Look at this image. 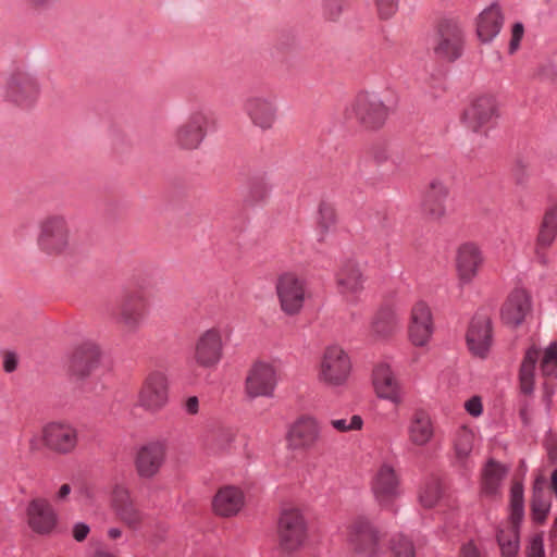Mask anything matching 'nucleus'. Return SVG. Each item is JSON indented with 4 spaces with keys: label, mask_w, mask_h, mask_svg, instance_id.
Instances as JSON below:
<instances>
[{
    "label": "nucleus",
    "mask_w": 557,
    "mask_h": 557,
    "mask_svg": "<svg viewBox=\"0 0 557 557\" xmlns=\"http://www.w3.org/2000/svg\"><path fill=\"white\" fill-rule=\"evenodd\" d=\"M557 234V231L554 228H550V226H547L542 223L540 233L537 236L536 242V253L540 255V250L548 247L553 240L555 239V236Z\"/></svg>",
    "instance_id": "nucleus-49"
},
{
    "label": "nucleus",
    "mask_w": 557,
    "mask_h": 557,
    "mask_svg": "<svg viewBox=\"0 0 557 557\" xmlns=\"http://www.w3.org/2000/svg\"><path fill=\"white\" fill-rule=\"evenodd\" d=\"M388 114L389 110L381 98L369 92L359 94L345 110L346 120L354 121L369 131L381 128Z\"/></svg>",
    "instance_id": "nucleus-6"
},
{
    "label": "nucleus",
    "mask_w": 557,
    "mask_h": 557,
    "mask_svg": "<svg viewBox=\"0 0 557 557\" xmlns=\"http://www.w3.org/2000/svg\"><path fill=\"white\" fill-rule=\"evenodd\" d=\"M499 116L498 103L492 95H480L465 109L462 120L466 126L476 133H486Z\"/></svg>",
    "instance_id": "nucleus-13"
},
{
    "label": "nucleus",
    "mask_w": 557,
    "mask_h": 557,
    "mask_svg": "<svg viewBox=\"0 0 557 557\" xmlns=\"http://www.w3.org/2000/svg\"><path fill=\"white\" fill-rule=\"evenodd\" d=\"M236 433L231 429H221L213 433L208 444V449L213 450H232L237 447L234 445Z\"/></svg>",
    "instance_id": "nucleus-40"
},
{
    "label": "nucleus",
    "mask_w": 557,
    "mask_h": 557,
    "mask_svg": "<svg viewBox=\"0 0 557 557\" xmlns=\"http://www.w3.org/2000/svg\"><path fill=\"white\" fill-rule=\"evenodd\" d=\"M372 154L374 157V159L377 161V162H384L386 159H387V154L385 152L384 149H381L380 151L375 152L374 150L372 151Z\"/></svg>",
    "instance_id": "nucleus-58"
},
{
    "label": "nucleus",
    "mask_w": 557,
    "mask_h": 557,
    "mask_svg": "<svg viewBox=\"0 0 557 557\" xmlns=\"http://www.w3.org/2000/svg\"><path fill=\"white\" fill-rule=\"evenodd\" d=\"M164 455H136L135 466L140 478H152L164 462Z\"/></svg>",
    "instance_id": "nucleus-38"
},
{
    "label": "nucleus",
    "mask_w": 557,
    "mask_h": 557,
    "mask_svg": "<svg viewBox=\"0 0 557 557\" xmlns=\"http://www.w3.org/2000/svg\"><path fill=\"white\" fill-rule=\"evenodd\" d=\"M380 20H391L398 11L399 0H373Z\"/></svg>",
    "instance_id": "nucleus-46"
},
{
    "label": "nucleus",
    "mask_w": 557,
    "mask_h": 557,
    "mask_svg": "<svg viewBox=\"0 0 557 557\" xmlns=\"http://www.w3.org/2000/svg\"><path fill=\"white\" fill-rule=\"evenodd\" d=\"M185 410L189 413V414H196L198 413V410H199V400L196 396H191L189 398L186 399L185 401Z\"/></svg>",
    "instance_id": "nucleus-56"
},
{
    "label": "nucleus",
    "mask_w": 557,
    "mask_h": 557,
    "mask_svg": "<svg viewBox=\"0 0 557 557\" xmlns=\"http://www.w3.org/2000/svg\"><path fill=\"white\" fill-rule=\"evenodd\" d=\"M371 491L375 500L382 508H393L395 500L400 496V478L395 469L383 463L371 480Z\"/></svg>",
    "instance_id": "nucleus-20"
},
{
    "label": "nucleus",
    "mask_w": 557,
    "mask_h": 557,
    "mask_svg": "<svg viewBox=\"0 0 557 557\" xmlns=\"http://www.w3.org/2000/svg\"><path fill=\"white\" fill-rule=\"evenodd\" d=\"M108 535L111 540H116L122 535V531L117 528H111L108 531Z\"/></svg>",
    "instance_id": "nucleus-60"
},
{
    "label": "nucleus",
    "mask_w": 557,
    "mask_h": 557,
    "mask_svg": "<svg viewBox=\"0 0 557 557\" xmlns=\"http://www.w3.org/2000/svg\"><path fill=\"white\" fill-rule=\"evenodd\" d=\"M362 419L360 416H351L349 418H334L330 420V424L337 432H349L354 430H360L362 426Z\"/></svg>",
    "instance_id": "nucleus-45"
},
{
    "label": "nucleus",
    "mask_w": 557,
    "mask_h": 557,
    "mask_svg": "<svg viewBox=\"0 0 557 557\" xmlns=\"http://www.w3.org/2000/svg\"><path fill=\"white\" fill-rule=\"evenodd\" d=\"M168 403V377L162 371L150 372L139 391L138 404L146 410L157 411Z\"/></svg>",
    "instance_id": "nucleus-21"
},
{
    "label": "nucleus",
    "mask_w": 557,
    "mask_h": 557,
    "mask_svg": "<svg viewBox=\"0 0 557 557\" xmlns=\"http://www.w3.org/2000/svg\"><path fill=\"white\" fill-rule=\"evenodd\" d=\"M502 7L494 2L482 10L475 18V34L482 44L492 42L500 33L504 25Z\"/></svg>",
    "instance_id": "nucleus-26"
},
{
    "label": "nucleus",
    "mask_w": 557,
    "mask_h": 557,
    "mask_svg": "<svg viewBox=\"0 0 557 557\" xmlns=\"http://www.w3.org/2000/svg\"><path fill=\"white\" fill-rule=\"evenodd\" d=\"M70 493H71V486H70V484L65 483V484L61 485V487L59 488V492L57 494V499H59V500L65 499Z\"/></svg>",
    "instance_id": "nucleus-57"
},
{
    "label": "nucleus",
    "mask_w": 557,
    "mask_h": 557,
    "mask_svg": "<svg viewBox=\"0 0 557 557\" xmlns=\"http://www.w3.org/2000/svg\"><path fill=\"white\" fill-rule=\"evenodd\" d=\"M102 350L94 341H83L74 345L66 356L67 374L75 381H84L100 367Z\"/></svg>",
    "instance_id": "nucleus-8"
},
{
    "label": "nucleus",
    "mask_w": 557,
    "mask_h": 557,
    "mask_svg": "<svg viewBox=\"0 0 557 557\" xmlns=\"http://www.w3.org/2000/svg\"><path fill=\"white\" fill-rule=\"evenodd\" d=\"M542 223L557 231V207L546 212Z\"/></svg>",
    "instance_id": "nucleus-53"
},
{
    "label": "nucleus",
    "mask_w": 557,
    "mask_h": 557,
    "mask_svg": "<svg viewBox=\"0 0 557 557\" xmlns=\"http://www.w3.org/2000/svg\"><path fill=\"white\" fill-rule=\"evenodd\" d=\"M433 436L431 418L424 411H416L409 425V438L416 445L426 444Z\"/></svg>",
    "instance_id": "nucleus-33"
},
{
    "label": "nucleus",
    "mask_w": 557,
    "mask_h": 557,
    "mask_svg": "<svg viewBox=\"0 0 557 557\" xmlns=\"http://www.w3.org/2000/svg\"><path fill=\"white\" fill-rule=\"evenodd\" d=\"M465 408L472 417H479L482 414L483 406L482 400L479 396H473L465 403Z\"/></svg>",
    "instance_id": "nucleus-50"
},
{
    "label": "nucleus",
    "mask_w": 557,
    "mask_h": 557,
    "mask_svg": "<svg viewBox=\"0 0 557 557\" xmlns=\"http://www.w3.org/2000/svg\"><path fill=\"white\" fill-rule=\"evenodd\" d=\"M520 527L511 524L510 530L499 529L496 541L500 548L502 557H516L519 552Z\"/></svg>",
    "instance_id": "nucleus-35"
},
{
    "label": "nucleus",
    "mask_w": 557,
    "mask_h": 557,
    "mask_svg": "<svg viewBox=\"0 0 557 557\" xmlns=\"http://www.w3.org/2000/svg\"><path fill=\"white\" fill-rule=\"evenodd\" d=\"M17 367V359L14 354L7 352L3 359V368L5 372H13Z\"/></svg>",
    "instance_id": "nucleus-54"
},
{
    "label": "nucleus",
    "mask_w": 557,
    "mask_h": 557,
    "mask_svg": "<svg viewBox=\"0 0 557 557\" xmlns=\"http://www.w3.org/2000/svg\"><path fill=\"white\" fill-rule=\"evenodd\" d=\"M111 504L116 517L127 528L134 531L141 528L145 515L136 507L127 488L116 485L112 492Z\"/></svg>",
    "instance_id": "nucleus-23"
},
{
    "label": "nucleus",
    "mask_w": 557,
    "mask_h": 557,
    "mask_svg": "<svg viewBox=\"0 0 557 557\" xmlns=\"http://www.w3.org/2000/svg\"><path fill=\"white\" fill-rule=\"evenodd\" d=\"M278 543L283 550L294 552L307 537V523L299 509H284L277 522Z\"/></svg>",
    "instance_id": "nucleus-15"
},
{
    "label": "nucleus",
    "mask_w": 557,
    "mask_h": 557,
    "mask_svg": "<svg viewBox=\"0 0 557 557\" xmlns=\"http://www.w3.org/2000/svg\"><path fill=\"white\" fill-rule=\"evenodd\" d=\"M352 363L348 352L339 345H329L322 351L317 364V380L329 388H339L347 384Z\"/></svg>",
    "instance_id": "nucleus-3"
},
{
    "label": "nucleus",
    "mask_w": 557,
    "mask_h": 557,
    "mask_svg": "<svg viewBox=\"0 0 557 557\" xmlns=\"http://www.w3.org/2000/svg\"><path fill=\"white\" fill-rule=\"evenodd\" d=\"M450 195L448 184L440 178H432L422 193L421 211L424 216L434 222H440L447 216V201Z\"/></svg>",
    "instance_id": "nucleus-16"
},
{
    "label": "nucleus",
    "mask_w": 557,
    "mask_h": 557,
    "mask_svg": "<svg viewBox=\"0 0 557 557\" xmlns=\"http://www.w3.org/2000/svg\"><path fill=\"white\" fill-rule=\"evenodd\" d=\"M493 342L491 319L486 314H476L467 332V345L470 352L486 358Z\"/></svg>",
    "instance_id": "nucleus-22"
},
{
    "label": "nucleus",
    "mask_w": 557,
    "mask_h": 557,
    "mask_svg": "<svg viewBox=\"0 0 557 557\" xmlns=\"http://www.w3.org/2000/svg\"><path fill=\"white\" fill-rule=\"evenodd\" d=\"M95 557H114L112 554L110 553H107V552H97L95 554Z\"/></svg>",
    "instance_id": "nucleus-61"
},
{
    "label": "nucleus",
    "mask_w": 557,
    "mask_h": 557,
    "mask_svg": "<svg viewBox=\"0 0 557 557\" xmlns=\"http://www.w3.org/2000/svg\"><path fill=\"white\" fill-rule=\"evenodd\" d=\"M38 251L50 260H60L74 251V237L69 219L61 213H51L38 223L36 235Z\"/></svg>",
    "instance_id": "nucleus-1"
},
{
    "label": "nucleus",
    "mask_w": 557,
    "mask_h": 557,
    "mask_svg": "<svg viewBox=\"0 0 557 557\" xmlns=\"http://www.w3.org/2000/svg\"><path fill=\"white\" fill-rule=\"evenodd\" d=\"M459 557H481V554L473 542H468L462 545Z\"/></svg>",
    "instance_id": "nucleus-52"
},
{
    "label": "nucleus",
    "mask_w": 557,
    "mask_h": 557,
    "mask_svg": "<svg viewBox=\"0 0 557 557\" xmlns=\"http://www.w3.org/2000/svg\"><path fill=\"white\" fill-rule=\"evenodd\" d=\"M527 557H545L544 537L537 533L530 539L525 549Z\"/></svg>",
    "instance_id": "nucleus-48"
},
{
    "label": "nucleus",
    "mask_w": 557,
    "mask_h": 557,
    "mask_svg": "<svg viewBox=\"0 0 557 557\" xmlns=\"http://www.w3.org/2000/svg\"><path fill=\"white\" fill-rule=\"evenodd\" d=\"M28 525L37 534H50L58 523V515L45 498H34L26 509Z\"/></svg>",
    "instance_id": "nucleus-24"
},
{
    "label": "nucleus",
    "mask_w": 557,
    "mask_h": 557,
    "mask_svg": "<svg viewBox=\"0 0 557 557\" xmlns=\"http://www.w3.org/2000/svg\"><path fill=\"white\" fill-rule=\"evenodd\" d=\"M373 388L377 397L399 405L403 400L401 386L388 364H377L372 374Z\"/></svg>",
    "instance_id": "nucleus-25"
},
{
    "label": "nucleus",
    "mask_w": 557,
    "mask_h": 557,
    "mask_svg": "<svg viewBox=\"0 0 557 557\" xmlns=\"http://www.w3.org/2000/svg\"><path fill=\"white\" fill-rule=\"evenodd\" d=\"M281 363L274 359H258L246 373L244 394L248 399L273 398L281 381Z\"/></svg>",
    "instance_id": "nucleus-2"
},
{
    "label": "nucleus",
    "mask_w": 557,
    "mask_h": 557,
    "mask_svg": "<svg viewBox=\"0 0 557 557\" xmlns=\"http://www.w3.org/2000/svg\"><path fill=\"white\" fill-rule=\"evenodd\" d=\"M435 330L433 312L424 300L412 304L409 312L408 338L416 347H424L429 344Z\"/></svg>",
    "instance_id": "nucleus-17"
},
{
    "label": "nucleus",
    "mask_w": 557,
    "mask_h": 557,
    "mask_svg": "<svg viewBox=\"0 0 557 557\" xmlns=\"http://www.w3.org/2000/svg\"><path fill=\"white\" fill-rule=\"evenodd\" d=\"M53 0H27V4L35 11H44L51 7Z\"/></svg>",
    "instance_id": "nucleus-55"
},
{
    "label": "nucleus",
    "mask_w": 557,
    "mask_h": 557,
    "mask_svg": "<svg viewBox=\"0 0 557 557\" xmlns=\"http://www.w3.org/2000/svg\"><path fill=\"white\" fill-rule=\"evenodd\" d=\"M39 95V79L33 71L16 67L7 74L2 86V97L7 102L20 108H30Z\"/></svg>",
    "instance_id": "nucleus-4"
},
{
    "label": "nucleus",
    "mask_w": 557,
    "mask_h": 557,
    "mask_svg": "<svg viewBox=\"0 0 557 557\" xmlns=\"http://www.w3.org/2000/svg\"><path fill=\"white\" fill-rule=\"evenodd\" d=\"M157 448L161 449V450H166V449H170L171 447L163 443H159V446Z\"/></svg>",
    "instance_id": "nucleus-62"
},
{
    "label": "nucleus",
    "mask_w": 557,
    "mask_h": 557,
    "mask_svg": "<svg viewBox=\"0 0 557 557\" xmlns=\"http://www.w3.org/2000/svg\"><path fill=\"white\" fill-rule=\"evenodd\" d=\"M245 504V496L240 488L226 485L218 490L212 499L213 511L221 517L236 516Z\"/></svg>",
    "instance_id": "nucleus-30"
},
{
    "label": "nucleus",
    "mask_w": 557,
    "mask_h": 557,
    "mask_svg": "<svg viewBox=\"0 0 557 557\" xmlns=\"http://www.w3.org/2000/svg\"><path fill=\"white\" fill-rule=\"evenodd\" d=\"M506 469L494 459H490L483 469L481 491L487 496L498 494Z\"/></svg>",
    "instance_id": "nucleus-32"
},
{
    "label": "nucleus",
    "mask_w": 557,
    "mask_h": 557,
    "mask_svg": "<svg viewBox=\"0 0 557 557\" xmlns=\"http://www.w3.org/2000/svg\"><path fill=\"white\" fill-rule=\"evenodd\" d=\"M89 527L84 522H77L73 528V537L77 542H83L89 534Z\"/></svg>",
    "instance_id": "nucleus-51"
},
{
    "label": "nucleus",
    "mask_w": 557,
    "mask_h": 557,
    "mask_svg": "<svg viewBox=\"0 0 557 557\" xmlns=\"http://www.w3.org/2000/svg\"><path fill=\"white\" fill-rule=\"evenodd\" d=\"M541 351L536 348H530L522 361L520 368V388L523 394H531L534 388V371Z\"/></svg>",
    "instance_id": "nucleus-34"
},
{
    "label": "nucleus",
    "mask_w": 557,
    "mask_h": 557,
    "mask_svg": "<svg viewBox=\"0 0 557 557\" xmlns=\"http://www.w3.org/2000/svg\"><path fill=\"white\" fill-rule=\"evenodd\" d=\"M539 481H535L533 486V494L531 499V517L537 524L545 523L550 509V503L545 499L543 491L537 486Z\"/></svg>",
    "instance_id": "nucleus-37"
},
{
    "label": "nucleus",
    "mask_w": 557,
    "mask_h": 557,
    "mask_svg": "<svg viewBox=\"0 0 557 557\" xmlns=\"http://www.w3.org/2000/svg\"><path fill=\"white\" fill-rule=\"evenodd\" d=\"M510 515L512 525L520 527L524 518V492L521 483L512 484L510 488Z\"/></svg>",
    "instance_id": "nucleus-36"
},
{
    "label": "nucleus",
    "mask_w": 557,
    "mask_h": 557,
    "mask_svg": "<svg viewBox=\"0 0 557 557\" xmlns=\"http://www.w3.org/2000/svg\"><path fill=\"white\" fill-rule=\"evenodd\" d=\"M275 292L280 309L288 317L298 315L311 296L306 278L290 271L277 277Z\"/></svg>",
    "instance_id": "nucleus-5"
},
{
    "label": "nucleus",
    "mask_w": 557,
    "mask_h": 557,
    "mask_svg": "<svg viewBox=\"0 0 557 557\" xmlns=\"http://www.w3.org/2000/svg\"><path fill=\"white\" fill-rule=\"evenodd\" d=\"M209 116L202 110L193 111L173 133L174 145L182 150H196L207 136Z\"/></svg>",
    "instance_id": "nucleus-14"
},
{
    "label": "nucleus",
    "mask_w": 557,
    "mask_h": 557,
    "mask_svg": "<svg viewBox=\"0 0 557 557\" xmlns=\"http://www.w3.org/2000/svg\"><path fill=\"white\" fill-rule=\"evenodd\" d=\"M222 332L218 327H211L202 332L194 347V362L205 369H214L223 357Z\"/></svg>",
    "instance_id": "nucleus-19"
},
{
    "label": "nucleus",
    "mask_w": 557,
    "mask_h": 557,
    "mask_svg": "<svg viewBox=\"0 0 557 557\" xmlns=\"http://www.w3.org/2000/svg\"><path fill=\"white\" fill-rule=\"evenodd\" d=\"M550 488L557 496V469L553 471L550 476Z\"/></svg>",
    "instance_id": "nucleus-59"
},
{
    "label": "nucleus",
    "mask_w": 557,
    "mask_h": 557,
    "mask_svg": "<svg viewBox=\"0 0 557 557\" xmlns=\"http://www.w3.org/2000/svg\"><path fill=\"white\" fill-rule=\"evenodd\" d=\"M541 371L545 377L555 376L557 372V343H552L543 352Z\"/></svg>",
    "instance_id": "nucleus-43"
},
{
    "label": "nucleus",
    "mask_w": 557,
    "mask_h": 557,
    "mask_svg": "<svg viewBox=\"0 0 557 557\" xmlns=\"http://www.w3.org/2000/svg\"><path fill=\"white\" fill-rule=\"evenodd\" d=\"M336 210L335 207L327 202L321 201L318 208L317 224L321 233H326L336 223Z\"/></svg>",
    "instance_id": "nucleus-42"
},
{
    "label": "nucleus",
    "mask_w": 557,
    "mask_h": 557,
    "mask_svg": "<svg viewBox=\"0 0 557 557\" xmlns=\"http://www.w3.org/2000/svg\"><path fill=\"white\" fill-rule=\"evenodd\" d=\"M524 37V25L521 22H516L510 27V38L508 44V52L515 54L521 45Z\"/></svg>",
    "instance_id": "nucleus-47"
},
{
    "label": "nucleus",
    "mask_w": 557,
    "mask_h": 557,
    "mask_svg": "<svg viewBox=\"0 0 557 557\" xmlns=\"http://www.w3.org/2000/svg\"><path fill=\"white\" fill-rule=\"evenodd\" d=\"M399 318L388 308L381 309L373 317L370 324V336L374 339H384L392 336L399 326Z\"/></svg>",
    "instance_id": "nucleus-31"
},
{
    "label": "nucleus",
    "mask_w": 557,
    "mask_h": 557,
    "mask_svg": "<svg viewBox=\"0 0 557 557\" xmlns=\"http://www.w3.org/2000/svg\"><path fill=\"white\" fill-rule=\"evenodd\" d=\"M484 257L480 248L471 243L462 245L457 252L456 269L461 284H470L478 275Z\"/></svg>",
    "instance_id": "nucleus-27"
},
{
    "label": "nucleus",
    "mask_w": 557,
    "mask_h": 557,
    "mask_svg": "<svg viewBox=\"0 0 557 557\" xmlns=\"http://www.w3.org/2000/svg\"><path fill=\"white\" fill-rule=\"evenodd\" d=\"M465 44V30L458 21L446 18L438 23L433 46L437 58L449 62L456 61L462 55Z\"/></svg>",
    "instance_id": "nucleus-11"
},
{
    "label": "nucleus",
    "mask_w": 557,
    "mask_h": 557,
    "mask_svg": "<svg viewBox=\"0 0 557 557\" xmlns=\"http://www.w3.org/2000/svg\"><path fill=\"white\" fill-rule=\"evenodd\" d=\"M348 541L363 557H374L380 550L381 532L367 518H357L348 528Z\"/></svg>",
    "instance_id": "nucleus-18"
},
{
    "label": "nucleus",
    "mask_w": 557,
    "mask_h": 557,
    "mask_svg": "<svg viewBox=\"0 0 557 557\" xmlns=\"http://www.w3.org/2000/svg\"><path fill=\"white\" fill-rule=\"evenodd\" d=\"M531 310V299L524 289H515L502 307V320L505 324L517 326L521 324Z\"/></svg>",
    "instance_id": "nucleus-29"
},
{
    "label": "nucleus",
    "mask_w": 557,
    "mask_h": 557,
    "mask_svg": "<svg viewBox=\"0 0 557 557\" xmlns=\"http://www.w3.org/2000/svg\"><path fill=\"white\" fill-rule=\"evenodd\" d=\"M337 290L346 298H354L363 289L364 277L359 264L352 260L343 261L335 274Z\"/></svg>",
    "instance_id": "nucleus-28"
},
{
    "label": "nucleus",
    "mask_w": 557,
    "mask_h": 557,
    "mask_svg": "<svg viewBox=\"0 0 557 557\" xmlns=\"http://www.w3.org/2000/svg\"><path fill=\"white\" fill-rule=\"evenodd\" d=\"M442 496L441 483L431 478L424 482L419 492V500L424 508H433Z\"/></svg>",
    "instance_id": "nucleus-39"
},
{
    "label": "nucleus",
    "mask_w": 557,
    "mask_h": 557,
    "mask_svg": "<svg viewBox=\"0 0 557 557\" xmlns=\"http://www.w3.org/2000/svg\"><path fill=\"white\" fill-rule=\"evenodd\" d=\"M77 431L67 423L50 422L42 428L41 437L35 438L30 443L33 450H51L54 453H70L76 448H83L78 445Z\"/></svg>",
    "instance_id": "nucleus-9"
},
{
    "label": "nucleus",
    "mask_w": 557,
    "mask_h": 557,
    "mask_svg": "<svg viewBox=\"0 0 557 557\" xmlns=\"http://www.w3.org/2000/svg\"><path fill=\"white\" fill-rule=\"evenodd\" d=\"M148 313L146 296L140 292H128L121 299L115 321L124 333L135 334L144 325Z\"/></svg>",
    "instance_id": "nucleus-12"
},
{
    "label": "nucleus",
    "mask_w": 557,
    "mask_h": 557,
    "mask_svg": "<svg viewBox=\"0 0 557 557\" xmlns=\"http://www.w3.org/2000/svg\"><path fill=\"white\" fill-rule=\"evenodd\" d=\"M242 109L249 123L261 132L271 131L278 121L277 96L272 91L249 94L244 99Z\"/></svg>",
    "instance_id": "nucleus-7"
},
{
    "label": "nucleus",
    "mask_w": 557,
    "mask_h": 557,
    "mask_svg": "<svg viewBox=\"0 0 557 557\" xmlns=\"http://www.w3.org/2000/svg\"><path fill=\"white\" fill-rule=\"evenodd\" d=\"M347 0H323L322 12L325 20L336 22L347 8Z\"/></svg>",
    "instance_id": "nucleus-44"
},
{
    "label": "nucleus",
    "mask_w": 557,
    "mask_h": 557,
    "mask_svg": "<svg viewBox=\"0 0 557 557\" xmlns=\"http://www.w3.org/2000/svg\"><path fill=\"white\" fill-rule=\"evenodd\" d=\"M326 438L317 418L300 416L287 433L288 447L294 450H318L324 448Z\"/></svg>",
    "instance_id": "nucleus-10"
},
{
    "label": "nucleus",
    "mask_w": 557,
    "mask_h": 557,
    "mask_svg": "<svg viewBox=\"0 0 557 557\" xmlns=\"http://www.w3.org/2000/svg\"><path fill=\"white\" fill-rule=\"evenodd\" d=\"M393 557H416L413 542L404 534H396L389 541Z\"/></svg>",
    "instance_id": "nucleus-41"
}]
</instances>
